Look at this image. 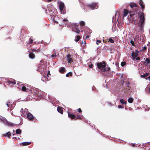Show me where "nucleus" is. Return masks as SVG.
I'll return each instance as SVG.
<instances>
[{
  "label": "nucleus",
  "mask_w": 150,
  "mask_h": 150,
  "mask_svg": "<svg viewBox=\"0 0 150 150\" xmlns=\"http://www.w3.org/2000/svg\"><path fill=\"white\" fill-rule=\"evenodd\" d=\"M130 17L132 18L133 16L135 15V13L136 12L135 11H130Z\"/></svg>",
  "instance_id": "nucleus-14"
},
{
  "label": "nucleus",
  "mask_w": 150,
  "mask_h": 150,
  "mask_svg": "<svg viewBox=\"0 0 150 150\" xmlns=\"http://www.w3.org/2000/svg\"><path fill=\"white\" fill-rule=\"evenodd\" d=\"M71 55L70 54H68L67 56L68 63H71L73 62V59L71 57Z\"/></svg>",
  "instance_id": "nucleus-7"
},
{
  "label": "nucleus",
  "mask_w": 150,
  "mask_h": 150,
  "mask_svg": "<svg viewBox=\"0 0 150 150\" xmlns=\"http://www.w3.org/2000/svg\"><path fill=\"white\" fill-rule=\"evenodd\" d=\"M128 11L127 9H124L123 17H125L127 16L128 14Z\"/></svg>",
  "instance_id": "nucleus-12"
},
{
  "label": "nucleus",
  "mask_w": 150,
  "mask_h": 150,
  "mask_svg": "<svg viewBox=\"0 0 150 150\" xmlns=\"http://www.w3.org/2000/svg\"><path fill=\"white\" fill-rule=\"evenodd\" d=\"M27 117L28 119L30 120L33 119L34 118L33 116L30 113H28Z\"/></svg>",
  "instance_id": "nucleus-10"
},
{
  "label": "nucleus",
  "mask_w": 150,
  "mask_h": 150,
  "mask_svg": "<svg viewBox=\"0 0 150 150\" xmlns=\"http://www.w3.org/2000/svg\"><path fill=\"white\" fill-rule=\"evenodd\" d=\"M109 41L111 43H113L114 42V40L111 38H110L109 39Z\"/></svg>",
  "instance_id": "nucleus-27"
},
{
  "label": "nucleus",
  "mask_w": 150,
  "mask_h": 150,
  "mask_svg": "<svg viewBox=\"0 0 150 150\" xmlns=\"http://www.w3.org/2000/svg\"><path fill=\"white\" fill-rule=\"evenodd\" d=\"M68 116L72 119H74L75 117V115H74L69 114H68Z\"/></svg>",
  "instance_id": "nucleus-20"
},
{
  "label": "nucleus",
  "mask_w": 150,
  "mask_h": 150,
  "mask_svg": "<svg viewBox=\"0 0 150 150\" xmlns=\"http://www.w3.org/2000/svg\"><path fill=\"white\" fill-rule=\"evenodd\" d=\"M97 65L99 69H101L103 71H105V69L104 68L106 65L105 63L104 62H102L98 63Z\"/></svg>",
  "instance_id": "nucleus-3"
},
{
  "label": "nucleus",
  "mask_w": 150,
  "mask_h": 150,
  "mask_svg": "<svg viewBox=\"0 0 150 150\" xmlns=\"http://www.w3.org/2000/svg\"><path fill=\"white\" fill-rule=\"evenodd\" d=\"M64 71H65V69L63 67H62L59 70V72H63Z\"/></svg>",
  "instance_id": "nucleus-25"
},
{
  "label": "nucleus",
  "mask_w": 150,
  "mask_h": 150,
  "mask_svg": "<svg viewBox=\"0 0 150 150\" xmlns=\"http://www.w3.org/2000/svg\"><path fill=\"white\" fill-rule=\"evenodd\" d=\"M145 79H149V80L150 81V76H149L148 77H147V78H146Z\"/></svg>",
  "instance_id": "nucleus-38"
},
{
  "label": "nucleus",
  "mask_w": 150,
  "mask_h": 150,
  "mask_svg": "<svg viewBox=\"0 0 150 150\" xmlns=\"http://www.w3.org/2000/svg\"><path fill=\"white\" fill-rule=\"evenodd\" d=\"M57 110L61 114L63 113V110L61 109V108L60 107H58L57 108Z\"/></svg>",
  "instance_id": "nucleus-19"
},
{
  "label": "nucleus",
  "mask_w": 150,
  "mask_h": 150,
  "mask_svg": "<svg viewBox=\"0 0 150 150\" xmlns=\"http://www.w3.org/2000/svg\"><path fill=\"white\" fill-rule=\"evenodd\" d=\"M89 67L90 68H92L93 66V64H91L90 65H89Z\"/></svg>",
  "instance_id": "nucleus-36"
},
{
  "label": "nucleus",
  "mask_w": 150,
  "mask_h": 150,
  "mask_svg": "<svg viewBox=\"0 0 150 150\" xmlns=\"http://www.w3.org/2000/svg\"><path fill=\"white\" fill-rule=\"evenodd\" d=\"M120 102L122 104H126L127 103V102L125 101L124 102V100L122 99L120 100Z\"/></svg>",
  "instance_id": "nucleus-24"
},
{
  "label": "nucleus",
  "mask_w": 150,
  "mask_h": 150,
  "mask_svg": "<svg viewBox=\"0 0 150 150\" xmlns=\"http://www.w3.org/2000/svg\"><path fill=\"white\" fill-rule=\"evenodd\" d=\"M64 3L62 2H60V3L59 5V10L60 12H61V13H62V12H63V14H64L65 13V12L64 13L63 12V9L64 7Z\"/></svg>",
  "instance_id": "nucleus-5"
},
{
  "label": "nucleus",
  "mask_w": 150,
  "mask_h": 150,
  "mask_svg": "<svg viewBox=\"0 0 150 150\" xmlns=\"http://www.w3.org/2000/svg\"><path fill=\"white\" fill-rule=\"evenodd\" d=\"M63 21L64 22H67L68 21V20L66 19H64L63 20Z\"/></svg>",
  "instance_id": "nucleus-34"
},
{
  "label": "nucleus",
  "mask_w": 150,
  "mask_h": 150,
  "mask_svg": "<svg viewBox=\"0 0 150 150\" xmlns=\"http://www.w3.org/2000/svg\"><path fill=\"white\" fill-rule=\"evenodd\" d=\"M80 38H77L76 39H75V40L76 42H78Z\"/></svg>",
  "instance_id": "nucleus-37"
},
{
  "label": "nucleus",
  "mask_w": 150,
  "mask_h": 150,
  "mask_svg": "<svg viewBox=\"0 0 150 150\" xmlns=\"http://www.w3.org/2000/svg\"><path fill=\"white\" fill-rule=\"evenodd\" d=\"M133 100L134 99L133 98H129L128 100V101L129 103H131L133 102Z\"/></svg>",
  "instance_id": "nucleus-17"
},
{
  "label": "nucleus",
  "mask_w": 150,
  "mask_h": 150,
  "mask_svg": "<svg viewBox=\"0 0 150 150\" xmlns=\"http://www.w3.org/2000/svg\"><path fill=\"white\" fill-rule=\"evenodd\" d=\"M7 105L8 107H9V105L8 104H7Z\"/></svg>",
  "instance_id": "nucleus-54"
},
{
  "label": "nucleus",
  "mask_w": 150,
  "mask_h": 150,
  "mask_svg": "<svg viewBox=\"0 0 150 150\" xmlns=\"http://www.w3.org/2000/svg\"><path fill=\"white\" fill-rule=\"evenodd\" d=\"M140 59V58L139 57H137V58H136V60H139Z\"/></svg>",
  "instance_id": "nucleus-42"
},
{
  "label": "nucleus",
  "mask_w": 150,
  "mask_h": 150,
  "mask_svg": "<svg viewBox=\"0 0 150 150\" xmlns=\"http://www.w3.org/2000/svg\"><path fill=\"white\" fill-rule=\"evenodd\" d=\"M33 40L32 39L30 40V41L29 42V43H31L33 42Z\"/></svg>",
  "instance_id": "nucleus-39"
},
{
  "label": "nucleus",
  "mask_w": 150,
  "mask_h": 150,
  "mask_svg": "<svg viewBox=\"0 0 150 150\" xmlns=\"http://www.w3.org/2000/svg\"><path fill=\"white\" fill-rule=\"evenodd\" d=\"M76 38H81V37L79 35H78L77 36Z\"/></svg>",
  "instance_id": "nucleus-44"
},
{
  "label": "nucleus",
  "mask_w": 150,
  "mask_h": 150,
  "mask_svg": "<svg viewBox=\"0 0 150 150\" xmlns=\"http://www.w3.org/2000/svg\"><path fill=\"white\" fill-rule=\"evenodd\" d=\"M79 25L81 27L82 26H84L85 25V23L84 21H81L80 22Z\"/></svg>",
  "instance_id": "nucleus-16"
},
{
  "label": "nucleus",
  "mask_w": 150,
  "mask_h": 150,
  "mask_svg": "<svg viewBox=\"0 0 150 150\" xmlns=\"http://www.w3.org/2000/svg\"><path fill=\"white\" fill-rule=\"evenodd\" d=\"M90 37V35H87L86 36V38H89Z\"/></svg>",
  "instance_id": "nucleus-43"
},
{
  "label": "nucleus",
  "mask_w": 150,
  "mask_h": 150,
  "mask_svg": "<svg viewBox=\"0 0 150 150\" xmlns=\"http://www.w3.org/2000/svg\"><path fill=\"white\" fill-rule=\"evenodd\" d=\"M78 111H79L80 112H82V111L81 110L80 108L78 109Z\"/></svg>",
  "instance_id": "nucleus-41"
},
{
  "label": "nucleus",
  "mask_w": 150,
  "mask_h": 150,
  "mask_svg": "<svg viewBox=\"0 0 150 150\" xmlns=\"http://www.w3.org/2000/svg\"><path fill=\"white\" fill-rule=\"evenodd\" d=\"M26 88L25 86H23L22 88V90L24 91H26Z\"/></svg>",
  "instance_id": "nucleus-28"
},
{
  "label": "nucleus",
  "mask_w": 150,
  "mask_h": 150,
  "mask_svg": "<svg viewBox=\"0 0 150 150\" xmlns=\"http://www.w3.org/2000/svg\"><path fill=\"white\" fill-rule=\"evenodd\" d=\"M141 14L139 16V20L138 23V26L140 28V30H142L143 29L145 20L144 15L143 12H141Z\"/></svg>",
  "instance_id": "nucleus-1"
},
{
  "label": "nucleus",
  "mask_w": 150,
  "mask_h": 150,
  "mask_svg": "<svg viewBox=\"0 0 150 150\" xmlns=\"http://www.w3.org/2000/svg\"><path fill=\"white\" fill-rule=\"evenodd\" d=\"M83 30H81V32H83Z\"/></svg>",
  "instance_id": "nucleus-55"
},
{
  "label": "nucleus",
  "mask_w": 150,
  "mask_h": 150,
  "mask_svg": "<svg viewBox=\"0 0 150 150\" xmlns=\"http://www.w3.org/2000/svg\"><path fill=\"white\" fill-rule=\"evenodd\" d=\"M101 42V41L100 40H97L96 44L97 45H98V43H100Z\"/></svg>",
  "instance_id": "nucleus-32"
},
{
  "label": "nucleus",
  "mask_w": 150,
  "mask_h": 150,
  "mask_svg": "<svg viewBox=\"0 0 150 150\" xmlns=\"http://www.w3.org/2000/svg\"><path fill=\"white\" fill-rule=\"evenodd\" d=\"M72 72H69L66 75V76L67 77H68L69 76H72Z\"/></svg>",
  "instance_id": "nucleus-23"
},
{
  "label": "nucleus",
  "mask_w": 150,
  "mask_h": 150,
  "mask_svg": "<svg viewBox=\"0 0 150 150\" xmlns=\"http://www.w3.org/2000/svg\"><path fill=\"white\" fill-rule=\"evenodd\" d=\"M139 3L142 9L144 8V2L142 0H140Z\"/></svg>",
  "instance_id": "nucleus-8"
},
{
  "label": "nucleus",
  "mask_w": 150,
  "mask_h": 150,
  "mask_svg": "<svg viewBox=\"0 0 150 150\" xmlns=\"http://www.w3.org/2000/svg\"><path fill=\"white\" fill-rule=\"evenodd\" d=\"M130 42H131V44H132V46H134V41L133 40H131V41H130Z\"/></svg>",
  "instance_id": "nucleus-31"
},
{
  "label": "nucleus",
  "mask_w": 150,
  "mask_h": 150,
  "mask_svg": "<svg viewBox=\"0 0 150 150\" xmlns=\"http://www.w3.org/2000/svg\"><path fill=\"white\" fill-rule=\"evenodd\" d=\"M132 56L133 57V59H134L137 57L138 56V54L136 53H135L134 52H133L132 53Z\"/></svg>",
  "instance_id": "nucleus-11"
},
{
  "label": "nucleus",
  "mask_w": 150,
  "mask_h": 150,
  "mask_svg": "<svg viewBox=\"0 0 150 150\" xmlns=\"http://www.w3.org/2000/svg\"><path fill=\"white\" fill-rule=\"evenodd\" d=\"M8 29L9 30V32H10L12 31L13 28V27L10 26L8 27Z\"/></svg>",
  "instance_id": "nucleus-21"
},
{
  "label": "nucleus",
  "mask_w": 150,
  "mask_h": 150,
  "mask_svg": "<svg viewBox=\"0 0 150 150\" xmlns=\"http://www.w3.org/2000/svg\"><path fill=\"white\" fill-rule=\"evenodd\" d=\"M54 23H58L57 22V21H56L55 20H54Z\"/></svg>",
  "instance_id": "nucleus-47"
},
{
  "label": "nucleus",
  "mask_w": 150,
  "mask_h": 150,
  "mask_svg": "<svg viewBox=\"0 0 150 150\" xmlns=\"http://www.w3.org/2000/svg\"><path fill=\"white\" fill-rule=\"evenodd\" d=\"M16 132L17 134H20L21 133V130L20 129H18L16 130Z\"/></svg>",
  "instance_id": "nucleus-22"
},
{
  "label": "nucleus",
  "mask_w": 150,
  "mask_h": 150,
  "mask_svg": "<svg viewBox=\"0 0 150 150\" xmlns=\"http://www.w3.org/2000/svg\"><path fill=\"white\" fill-rule=\"evenodd\" d=\"M86 6L92 10H94L98 8V4L96 3H92L90 4H87Z\"/></svg>",
  "instance_id": "nucleus-2"
},
{
  "label": "nucleus",
  "mask_w": 150,
  "mask_h": 150,
  "mask_svg": "<svg viewBox=\"0 0 150 150\" xmlns=\"http://www.w3.org/2000/svg\"><path fill=\"white\" fill-rule=\"evenodd\" d=\"M136 38H139V35H137Z\"/></svg>",
  "instance_id": "nucleus-50"
},
{
  "label": "nucleus",
  "mask_w": 150,
  "mask_h": 150,
  "mask_svg": "<svg viewBox=\"0 0 150 150\" xmlns=\"http://www.w3.org/2000/svg\"><path fill=\"white\" fill-rule=\"evenodd\" d=\"M149 92H150V88L149 89Z\"/></svg>",
  "instance_id": "nucleus-53"
},
{
  "label": "nucleus",
  "mask_w": 150,
  "mask_h": 150,
  "mask_svg": "<svg viewBox=\"0 0 150 150\" xmlns=\"http://www.w3.org/2000/svg\"><path fill=\"white\" fill-rule=\"evenodd\" d=\"M81 43H82V44H83V43H84L85 44H86V42H85L84 41V42H83V41L81 42Z\"/></svg>",
  "instance_id": "nucleus-48"
},
{
  "label": "nucleus",
  "mask_w": 150,
  "mask_h": 150,
  "mask_svg": "<svg viewBox=\"0 0 150 150\" xmlns=\"http://www.w3.org/2000/svg\"><path fill=\"white\" fill-rule=\"evenodd\" d=\"M81 118L79 116H78L76 117L77 119H80Z\"/></svg>",
  "instance_id": "nucleus-40"
},
{
  "label": "nucleus",
  "mask_w": 150,
  "mask_h": 150,
  "mask_svg": "<svg viewBox=\"0 0 150 150\" xmlns=\"http://www.w3.org/2000/svg\"><path fill=\"white\" fill-rule=\"evenodd\" d=\"M6 135L7 136L9 137L11 135V134L10 132H8L6 134Z\"/></svg>",
  "instance_id": "nucleus-29"
},
{
  "label": "nucleus",
  "mask_w": 150,
  "mask_h": 150,
  "mask_svg": "<svg viewBox=\"0 0 150 150\" xmlns=\"http://www.w3.org/2000/svg\"><path fill=\"white\" fill-rule=\"evenodd\" d=\"M110 68H108V70H110Z\"/></svg>",
  "instance_id": "nucleus-51"
},
{
  "label": "nucleus",
  "mask_w": 150,
  "mask_h": 150,
  "mask_svg": "<svg viewBox=\"0 0 150 150\" xmlns=\"http://www.w3.org/2000/svg\"><path fill=\"white\" fill-rule=\"evenodd\" d=\"M118 107L119 108H121L122 107H121V105H120L118 106Z\"/></svg>",
  "instance_id": "nucleus-45"
},
{
  "label": "nucleus",
  "mask_w": 150,
  "mask_h": 150,
  "mask_svg": "<svg viewBox=\"0 0 150 150\" xmlns=\"http://www.w3.org/2000/svg\"><path fill=\"white\" fill-rule=\"evenodd\" d=\"M25 30L24 29H22L21 30V32L22 33L23 32L25 31Z\"/></svg>",
  "instance_id": "nucleus-35"
},
{
  "label": "nucleus",
  "mask_w": 150,
  "mask_h": 150,
  "mask_svg": "<svg viewBox=\"0 0 150 150\" xmlns=\"http://www.w3.org/2000/svg\"><path fill=\"white\" fill-rule=\"evenodd\" d=\"M55 11V9L54 7H48V9L46 11H47V13H49L50 14H53V13Z\"/></svg>",
  "instance_id": "nucleus-6"
},
{
  "label": "nucleus",
  "mask_w": 150,
  "mask_h": 150,
  "mask_svg": "<svg viewBox=\"0 0 150 150\" xmlns=\"http://www.w3.org/2000/svg\"><path fill=\"white\" fill-rule=\"evenodd\" d=\"M79 26L78 25H76V24H75L72 25V31L79 34L80 32V30L78 28Z\"/></svg>",
  "instance_id": "nucleus-4"
},
{
  "label": "nucleus",
  "mask_w": 150,
  "mask_h": 150,
  "mask_svg": "<svg viewBox=\"0 0 150 150\" xmlns=\"http://www.w3.org/2000/svg\"><path fill=\"white\" fill-rule=\"evenodd\" d=\"M121 64L122 67H123L125 65V62H122L121 63Z\"/></svg>",
  "instance_id": "nucleus-30"
},
{
  "label": "nucleus",
  "mask_w": 150,
  "mask_h": 150,
  "mask_svg": "<svg viewBox=\"0 0 150 150\" xmlns=\"http://www.w3.org/2000/svg\"><path fill=\"white\" fill-rule=\"evenodd\" d=\"M146 48H147L146 47H144V50H146Z\"/></svg>",
  "instance_id": "nucleus-49"
},
{
  "label": "nucleus",
  "mask_w": 150,
  "mask_h": 150,
  "mask_svg": "<svg viewBox=\"0 0 150 150\" xmlns=\"http://www.w3.org/2000/svg\"><path fill=\"white\" fill-rule=\"evenodd\" d=\"M129 82H128L126 84V86L129 87Z\"/></svg>",
  "instance_id": "nucleus-33"
},
{
  "label": "nucleus",
  "mask_w": 150,
  "mask_h": 150,
  "mask_svg": "<svg viewBox=\"0 0 150 150\" xmlns=\"http://www.w3.org/2000/svg\"><path fill=\"white\" fill-rule=\"evenodd\" d=\"M54 56H55V57H56V54L55 55H54V54H52V57H54Z\"/></svg>",
  "instance_id": "nucleus-46"
},
{
  "label": "nucleus",
  "mask_w": 150,
  "mask_h": 150,
  "mask_svg": "<svg viewBox=\"0 0 150 150\" xmlns=\"http://www.w3.org/2000/svg\"><path fill=\"white\" fill-rule=\"evenodd\" d=\"M130 7L132 8H133L134 7H138V6L137 5L136 3H131L130 4Z\"/></svg>",
  "instance_id": "nucleus-9"
},
{
  "label": "nucleus",
  "mask_w": 150,
  "mask_h": 150,
  "mask_svg": "<svg viewBox=\"0 0 150 150\" xmlns=\"http://www.w3.org/2000/svg\"><path fill=\"white\" fill-rule=\"evenodd\" d=\"M149 73H146L145 74H144L143 75H141V77H145L146 76H147L148 75Z\"/></svg>",
  "instance_id": "nucleus-26"
},
{
  "label": "nucleus",
  "mask_w": 150,
  "mask_h": 150,
  "mask_svg": "<svg viewBox=\"0 0 150 150\" xmlns=\"http://www.w3.org/2000/svg\"><path fill=\"white\" fill-rule=\"evenodd\" d=\"M29 57L30 58L33 59L35 57V55L32 52H31L29 54Z\"/></svg>",
  "instance_id": "nucleus-13"
},
{
  "label": "nucleus",
  "mask_w": 150,
  "mask_h": 150,
  "mask_svg": "<svg viewBox=\"0 0 150 150\" xmlns=\"http://www.w3.org/2000/svg\"><path fill=\"white\" fill-rule=\"evenodd\" d=\"M145 64L146 65H147L148 64H150V60H149V58H146L145 60Z\"/></svg>",
  "instance_id": "nucleus-15"
},
{
  "label": "nucleus",
  "mask_w": 150,
  "mask_h": 150,
  "mask_svg": "<svg viewBox=\"0 0 150 150\" xmlns=\"http://www.w3.org/2000/svg\"><path fill=\"white\" fill-rule=\"evenodd\" d=\"M31 144V142H24L22 143V144L23 146H26L28 145Z\"/></svg>",
  "instance_id": "nucleus-18"
},
{
  "label": "nucleus",
  "mask_w": 150,
  "mask_h": 150,
  "mask_svg": "<svg viewBox=\"0 0 150 150\" xmlns=\"http://www.w3.org/2000/svg\"><path fill=\"white\" fill-rule=\"evenodd\" d=\"M80 2H82V0H79Z\"/></svg>",
  "instance_id": "nucleus-52"
}]
</instances>
